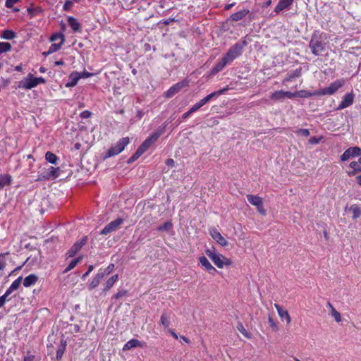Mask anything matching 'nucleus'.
Listing matches in <instances>:
<instances>
[{"instance_id": "nucleus-9", "label": "nucleus", "mask_w": 361, "mask_h": 361, "mask_svg": "<svg viewBox=\"0 0 361 361\" xmlns=\"http://www.w3.org/2000/svg\"><path fill=\"white\" fill-rule=\"evenodd\" d=\"M223 92H224V90H220V91H218V92H212V93L208 94L207 97H204L203 99L200 100L198 102L195 104L190 108L191 109V111L195 112V111H197L200 108H201L202 106H204L208 102L212 100L213 98H214V97L219 96V94H222Z\"/></svg>"}, {"instance_id": "nucleus-3", "label": "nucleus", "mask_w": 361, "mask_h": 361, "mask_svg": "<svg viewBox=\"0 0 361 361\" xmlns=\"http://www.w3.org/2000/svg\"><path fill=\"white\" fill-rule=\"evenodd\" d=\"M129 137H126L121 138L116 142V144L114 146H113L109 149L106 156L108 157H110L118 154L119 153L124 150L125 147L129 144Z\"/></svg>"}, {"instance_id": "nucleus-55", "label": "nucleus", "mask_w": 361, "mask_h": 361, "mask_svg": "<svg viewBox=\"0 0 361 361\" xmlns=\"http://www.w3.org/2000/svg\"><path fill=\"white\" fill-rule=\"evenodd\" d=\"M8 300V298L4 296V295L0 297V307H2L6 302Z\"/></svg>"}, {"instance_id": "nucleus-51", "label": "nucleus", "mask_w": 361, "mask_h": 361, "mask_svg": "<svg viewBox=\"0 0 361 361\" xmlns=\"http://www.w3.org/2000/svg\"><path fill=\"white\" fill-rule=\"evenodd\" d=\"M283 97L292 99L296 97L295 92H291L289 91H283Z\"/></svg>"}, {"instance_id": "nucleus-14", "label": "nucleus", "mask_w": 361, "mask_h": 361, "mask_svg": "<svg viewBox=\"0 0 361 361\" xmlns=\"http://www.w3.org/2000/svg\"><path fill=\"white\" fill-rule=\"evenodd\" d=\"M199 264L207 271L210 274L215 275L217 270L212 266L208 259L205 256H200L198 258Z\"/></svg>"}, {"instance_id": "nucleus-29", "label": "nucleus", "mask_w": 361, "mask_h": 361, "mask_svg": "<svg viewBox=\"0 0 361 361\" xmlns=\"http://www.w3.org/2000/svg\"><path fill=\"white\" fill-rule=\"evenodd\" d=\"M118 279V276L117 274L114 275L111 278H109L104 283V290H109L115 284Z\"/></svg>"}, {"instance_id": "nucleus-36", "label": "nucleus", "mask_w": 361, "mask_h": 361, "mask_svg": "<svg viewBox=\"0 0 361 361\" xmlns=\"http://www.w3.org/2000/svg\"><path fill=\"white\" fill-rule=\"evenodd\" d=\"M350 211L353 212V218L354 219H357L360 214H361V209L357 205H353L350 208Z\"/></svg>"}, {"instance_id": "nucleus-20", "label": "nucleus", "mask_w": 361, "mask_h": 361, "mask_svg": "<svg viewBox=\"0 0 361 361\" xmlns=\"http://www.w3.org/2000/svg\"><path fill=\"white\" fill-rule=\"evenodd\" d=\"M85 243V240L82 239L80 241L75 243L67 253L68 257H73L81 249V247L84 245Z\"/></svg>"}, {"instance_id": "nucleus-63", "label": "nucleus", "mask_w": 361, "mask_h": 361, "mask_svg": "<svg viewBox=\"0 0 361 361\" xmlns=\"http://www.w3.org/2000/svg\"><path fill=\"white\" fill-rule=\"evenodd\" d=\"M357 183L361 185V174L358 176H357Z\"/></svg>"}, {"instance_id": "nucleus-16", "label": "nucleus", "mask_w": 361, "mask_h": 361, "mask_svg": "<svg viewBox=\"0 0 361 361\" xmlns=\"http://www.w3.org/2000/svg\"><path fill=\"white\" fill-rule=\"evenodd\" d=\"M354 97L355 95L353 92L345 94L337 109L341 110L350 106L353 103Z\"/></svg>"}, {"instance_id": "nucleus-30", "label": "nucleus", "mask_w": 361, "mask_h": 361, "mask_svg": "<svg viewBox=\"0 0 361 361\" xmlns=\"http://www.w3.org/2000/svg\"><path fill=\"white\" fill-rule=\"evenodd\" d=\"M295 94H296V97H302V98L319 95L318 91L314 92H308L306 90H300V91L295 92Z\"/></svg>"}, {"instance_id": "nucleus-57", "label": "nucleus", "mask_w": 361, "mask_h": 361, "mask_svg": "<svg viewBox=\"0 0 361 361\" xmlns=\"http://www.w3.org/2000/svg\"><path fill=\"white\" fill-rule=\"evenodd\" d=\"M93 269H94V267L92 265H90L88 267L87 271L83 274L82 279H85L90 274V272L93 270Z\"/></svg>"}, {"instance_id": "nucleus-38", "label": "nucleus", "mask_w": 361, "mask_h": 361, "mask_svg": "<svg viewBox=\"0 0 361 361\" xmlns=\"http://www.w3.org/2000/svg\"><path fill=\"white\" fill-rule=\"evenodd\" d=\"M81 259V257H78V258H76V259H73L68 264V266L66 268V269L64 270V273H66L69 271H71V269H73V268L75 267V266L78 264V262L80 261Z\"/></svg>"}, {"instance_id": "nucleus-32", "label": "nucleus", "mask_w": 361, "mask_h": 361, "mask_svg": "<svg viewBox=\"0 0 361 361\" xmlns=\"http://www.w3.org/2000/svg\"><path fill=\"white\" fill-rule=\"evenodd\" d=\"M68 24L71 26V27L74 31H78V30H80V24H79V23L77 21V20H75L73 17H69L68 18Z\"/></svg>"}, {"instance_id": "nucleus-4", "label": "nucleus", "mask_w": 361, "mask_h": 361, "mask_svg": "<svg viewBox=\"0 0 361 361\" xmlns=\"http://www.w3.org/2000/svg\"><path fill=\"white\" fill-rule=\"evenodd\" d=\"M205 253L218 268L222 269L224 267V257L217 252L215 249H207Z\"/></svg>"}, {"instance_id": "nucleus-41", "label": "nucleus", "mask_w": 361, "mask_h": 361, "mask_svg": "<svg viewBox=\"0 0 361 361\" xmlns=\"http://www.w3.org/2000/svg\"><path fill=\"white\" fill-rule=\"evenodd\" d=\"M301 75L300 70H295L292 73H290L288 77L285 80L286 81H291L293 79L295 78H299Z\"/></svg>"}, {"instance_id": "nucleus-18", "label": "nucleus", "mask_w": 361, "mask_h": 361, "mask_svg": "<svg viewBox=\"0 0 361 361\" xmlns=\"http://www.w3.org/2000/svg\"><path fill=\"white\" fill-rule=\"evenodd\" d=\"M80 80L79 72L74 71L69 75L68 81L66 84V87H73L75 86Z\"/></svg>"}, {"instance_id": "nucleus-40", "label": "nucleus", "mask_w": 361, "mask_h": 361, "mask_svg": "<svg viewBox=\"0 0 361 361\" xmlns=\"http://www.w3.org/2000/svg\"><path fill=\"white\" fill-rule=\"evenodd\" d=\"M21 282H22V277L20 276L18 279H16L11 283V285L9 287L11 288V289H12L14 291V290H17L20 287V286L21 284Z\"/></svg>"}, {"instance_id": "nucleus-28", "label": "nucleus", "mask_w": 361, "mask_h": 361, "mask_svg": "<svg viewBox=\"0 0 361 361\" xmlns=\"http://www.w3.org/2000/svg\"><path fill=\"white\" fill-rule=\"evenodd\" d=\"M327 307L329 308L330 313L336 322H340L341 321V316L340 313L333 307L331 303L329 302L327 303Z\"/></svg>"}, {"instance_id": "nucleus-47", "label": "nucleus", "mask_w": 361, "mask_h": 361, "mask_svg": "<svg viewBox=\"0 0 361 361\" xmlns=\"http://www.w3.org/2000/svg\"><path fill=\"white\" fill-rule=\"evenodd\" d=\"M114 269V264H109L104 270H102V273H104V275L109 274Z\"/></svg>"}, {"instance_id": "nucleus-54", "label": "nucleus", "mask_w": 361, "mask_h": 361, "mask_svg": "<svg viewBox=\"0 0 361 361\" xmlns=\"http://www.w3.org/2000/svg\"><path fill=\"white\" fill-rule=\"evenodd\" d=\"M91 112L89 111H83L81 114H80V117L82 118H90V116H91Z\"/></svg>"}, {"instance_id": "nucleus-50", "label": "nucleus", "mask_w": 361, "mask_h": 361, "mask_svg": "<svg viewBox=\"0 0 361 361\" xmlns=\"http://www.w3.org/2000/svg\"><path fill=\"white\" fill-rule=\"evenodd\" d=\"M92 75H93L92 73H89V72L85 71H82L81 73H79L80 79H81V78H90V77L92 76Z\"/></svg>"}, {"instance_id": "nucleus-64", "label": "nucleus", "mask_w": 361, "mask_h": 361, "mask_svg": "<svg viewBox=\"0 0 361 361\" xmlns=\"http://www.w3.org/2000/svg\"><path fill=\"white\" fill-rule=\"evenodd\" d=\"M24 361H32V357L31 356L25 357Z\"/></svg>"}, {"instance_id": "nucleus-24", "label": "nucleus", "mask_w": 361, "mask_h": 361, "mask_svg": "<svg viewBox=\"0 0 361 361\" xmlns=\"http://www.w3.org/2000/svg\"><path fill=\"white\" fill-rule=\"evenodd\" d=\"M350 166L353 169L352 171H349L348 174L350 176H354L358 172H361V157L358 159L357 161H352L350 164Z\"/></svg>"}, {"instance_id": "nucleus-44", "label": "nucleus", "mask_w": 361, "mask_h": 361, "mask_svg": "<svg viewBox=\"0 0 361 361\" xmlns=\"http://www.w3.org/2000/svg\"><path fill=\"white\" fill-rule=\"evenodd\" d=\"M295 133L299 136L308 137L310 135V131L307 129H298L295 131Z\"/></svg>"}, {"instance_id": "nucleus-13", "label": "nucleus", "mask_w": 361, "mask_h": 361, "mask_svg": "<svg viewBox=\"0 0 361 361\" xmlns=\"http://www.w3.org/2000/svg\"><path fill=\"white\" fill-rule=\"evenodd\" d=\"M160 135V133H154L149 137H147L139 147L140 151L145 152L151 147V145L157 140Z\"/></svg>"}, {"instance_id": "nucleus-43", "label": "nucleus", "mask_w": 361, "mask_h": 361, "mask_svg": "<svg viewBox=\"0 0 361 361\" xmlns=\"http://www.w3.org/2000/svg\"><path fill=\"white\" fill-rule=\"evenodd\" d=\"M27 11L28 14L30 15V17L33 18L37 13H39L40 10L38 8H33L30 7V8H27Z\"/></svg>"}, {"instance_id": "nucleus-11", "label": "nucleus", "mask_w": 361, "mask_h": 361, "mask_svg": "<svg viewBox=\"0 0 361 361\" xmlns=\"http://www.w3.org/2000/svg\"><path fill=\"white\" fill-rule=\"evenodd\" d=\"M189 84V81L188 80H184L181 82H179L172 87H171L165 93L166 97H172L176 93H178L182 88L188 86Z\"/></svg>"}, {"instance_id": "nucleus-26", "label": "nucleus", "mask_w": 361, "mask_h": 361, "mask_svg": "<svg viewBox=\"0 0 361 361\" xmlns=\"http://www.w3.org/2000/svg\"><path fill=\"white\" fill-rule=\"evenodd\" d=\"M12 182V177L8 174L0 175V189L9 185Z\"/></svg>"}, {"instance_id": "nucleus-19", "label": "nucleus", "mask_w": 361, "mask_h": 361, "mask_svg": "<svg viewBox=\"0 0 361 361\" xmlns=\"http://www.w3.org/2000/svg\"><path fill=\"white\" fill-rule=\"evenodd\" d=\"M210 235L214 240L221 245H226V240L222 237L219 231L216 228H212L210 230Z\"/></svg>"}, {"instance_id": "nucleus-37", "label": "nucleus", "mask_w": 361, "mask_h": 361, "mask_svg": "<svg viewBox=\"0 0 361 361\" xmlns=\"http://www.w3.org/2000/svg\"><path fill=\"white\" fill-rule=\"evenodd\" d=\"M15 36V33L9 30H4L1 33V37L6 39H12Z\"/></svg>"}, {"instance_id": "nucleus-22", "label": "nucleus", "mask_w": 361, "mask_h": 361, "mask_svg": "<svg viewBox=\"0 0 361 361\" xmlns=\"http://www.w3.org/2000/svg\"><path fill=\"white\" fill-rule=\"evenodd\" d=\"M104 276V273H102V269H100L95 277L92 280V281L89 284L90 289H93L96 288L99 283L101 282L102 279Z\"/></svg>"}, {"instance_id": "nucleus-60", "label": "nucleus", "mask_w": 361, "mask_h": 361, "mask_svg": "<svg viewBox=\"0 0 361 361\" xmlns=\"http://www.w3.org/2000/svg\"><path fill=\"white\" fill-rule=\"evenodd\" d=\"M13 290L12 289H11V288L9 287V288L6 290V291L5 292V293L4 294V295L8 298V297L11 294V293H13Z\"/></svg>"}, {"instance_id": "nucleus-10", "label": "nucleus", "mask_w": 361, "mask_h": 361, "mask_svg": "<svg viewBox=\"0 0 361 361\" xmlns=\"http://www.w3.org/2000/svg\"><path fill=\"white\" fill-rule=\"evenodd\" d=\"M243 45L244 43L238 42L229 49V51L227 52V63L234 60L241 54Z\"/></svg>"}, {"instance_id": "nucleus-45", "label": "nucleus", "mask_w": 361, "mask_h": 361, "mask_svg": "<svg viewBox=\"0 0 361 361\" xmlns=\"http://www.w3.org/2000/svg\"><path fill=\"white\" fill-rule=\"evenodd\" d=\"M143 153H145L144 152L142 151H140V149L138 148L136 151V152L131 157V158L130 159V161H133L135 160H136L137 159H138Z\"/></svg>"}, {"instance_id": "nucleus-61", "label": "nucleus", "mask_w": 361, "mask_h": 361, "mask_svg": "<svg viewBox=\"0 0 361 361\" xmlns=\"http://www.w3.org/2000/svg\"><path fill=\"white\" fill-rule=\"evenodd\" d=\"M192 113H193V111H191V109H190V110L187 112H185L183 115V119H185L187 118Z\"/></svg>"}, {"instance_id": "nucleus-25", "label": "nucleus", "mask_w": 361, "mask_h": 361, "mask_svg": "<svg viewBox=\"0 0 361 361\" xmlns=\"http://www.w3.org/2000/svg\"><path fill=\"white\" fill-rule=\"evenodd\" d=\"M38 280V277L35 274H30L26 276L23 281V286L26 288H28L31 286H33L36 283Z\"/></svg>"}, {"instance_id": "nucleus-53", "label": "nucleus", "mask_w": 361, "mask_h": 361, "mask_svg": "<svg viewBox=\"0 0 361 361\" xmlns=\"http://www.w3.org/2000/svg\"><path fill=\"white\" fill-rule=\"evenodd\" d=\"M321 137L317 138L316 137H312L309 140V143L311 145H317L319 142Z\"/></svg>"}, {"instance_id": "nucleus-52", "label": "nucleus", "mask_w": 361, "mask_h": 361, "mask_svg": "<svg viewBox=\"0 0 361 361\" xmlns=\"http://www.w3.org/2000/svg\"><path fill=\"white\" fill-rule=\"evenodd\" d=\"M19 0H6L5 5L7 8H11Z\"/></svg>"}, {"instance_id": "nucleus-12", "label": "nucleus", "mask_w": 361, "mask_h": 361, "mask_svg": "<svg viewBox=\"0 0 361 361\" xmlns=\"http://www.w3.org/2000/svg\"><path fill=\"white\" fill-rule=\"evenodd\" d=\"M361 154V149L358 147H353L347 149L341 157L343 161H348L351 157H358Z\"/></svg>"}, {"instance_id": "nucleus-1", "label": "nucleus", "mask_w": 361, "mask_h": 361, "mask_svg": "<svg viewBox=\"0 0 361 361\" xmlns=\"http://www.w3.org/2000/svg\"><path fill=\"white\" fill-rule=\"evenodd\" d=\"M46 80L42 77H35L29 73L18 83V87L23 90H31L40 84H44Z\"/></svg>"}, {"instance_id": "nucleus-59", "label": "nucleus", "mask_w": 361, "mask_h": 361, "mask_svg": "<svg viewBox=\"0 0 361 361\" xmlns=\"http://www.w3.org/2000/svg\"><path fill=\"white\" fill-rule=\"evenodd\" d=\"M269 324L273 328L277 327L276 323L274 322V320L271 317L269 318Z\"/></svg>"}, {"instance_id": "nucleus-27", "label": "nucleus", "mask_w": 361, "mask_h": 361, "mask_svg": "<svg viewBox=\"0 0 361 361\" xmlns=\"http://www.w3.org/2000/svg\"><path fill=\"white\" fill-rule=\"evenodd\" d=\"M249 13V10L243 9L236 13H233L231 16V19L233 21H238L245 17Z\"/></svg>"}, {"instance_id": "nucleus-23", "label": "nucleus", "mask_w": 361, "mask_h": 361, "mask_svg": "<svg viewBox=\"0 0 361 361\" xmlns=\"http://www.w3.org/2000/svg\"><path fill=\"white\" fill-rule=\"evenodd\" d=\"M137 347H142L141 342L137 339H131L123 345V350L127 351Z\"/></svg>"}, {"instance_id": "nucleus-49", "label": "nucleus", "mask_w": 361, "mask_h": 361, "mask_svg": "<svg viewBox=\"0 0 361 361\" xmlns=\"http://www.w3.org/2000/svg\"><path fill=\"white\" fill-rule=\"evenodd\" d=\"M73 5V2L71 0H67L63 5V9L68 11L72 8Z\"/></svg>"}, {"instance_id": "nucleus-42", "label": "nucleus", "mask_w": 361, "mask_h": 361, "mask_svg": "<svg viewBox=\"0 0 361 361\" xmlns=\"http://www.w3.org/2000/svg\"><path fill=\"white\" fill-rule=\"evenodd\" d=\"M172 228V224L169 221L164 223L163 225L160 226L158 229L160 231H169Z\"/></svg>"}, {"instance_id": "nucleus-17", "label": "nucleus", "mask_w": 361, "mask_h": 361, "mask_svg": "<svg viewBox=\"0 0 361 361\" xmlns=\"http://www.w3.org/2000/svg\"><path fill=\"white\" fill-rule=\"evenodd\" d=\"M293 1L294 0H279L274 11L276 13H279L283 10L288 9L289 7L292 5Z\"/></svg>"}, {"instance_id": "nucleus-33", "label": "nucleus", "mask_w": 361, "mask_h": 361, "mask_svg": "<svg viewBox=\"0 0 361 361\" xmlns=\"http://www.w3.org/2000/svg\"><path fill=\"white\" fill-rule=\"evenodd\" d=\"M270 98H271V99L274 100V101H279V100L283 99H284L283 91L279 90V91H276L274 92H272L270 95Z\"/></svg>"}, {"instance_id": "nucleus-31", "label": "nucleus", "mask_w": 361, "mask_h": 361, "mask_svg": "<svg viewBox=\"0 0 361 361\" xmlns=\"http://www.w3.org/2000/svg\"><path fill=\"white\" fill-rule=\"evenodd\" d=\"M161 324L164 326L166 330L169 329V326L171 325L170 317L166 314H163L160 318Z\"/></svg>"}, {"instance_id": "nucleus-58", "label": "nucleus", "mask_w": 361, "mask_h": 361, "mask_svg": "<svg viewBox=\"0 0 361 361\" xmlns=\"http://www.w3.org/2000/svg\"><path fill=\"white\" fill-rule=\"evenodd\" d=\"M126 292L125 290L119 291L115 295V298L118 299L121 297H123L126 295Z\"/></svg>"}, {"instance_id": "nucleus-21", "label": "nucleus", "mask_w": 361, "mask_h": 361, "mask_svg": "<svg viewBox=\"0 0 361 361\" xmlns=\"http://www.w3.org/2000/svg\"><path fill=\"white\" fill-rule=\"evenodd\" d=\"M274 307H276L279 317L281 319H285L286 320L287 323L290 324L291 319H290V317L288 311L283 310L282 307L278 304H275Z\"/></svg>"}, {"instance_id": "nucleus-48", "label": "nucleus", "mask_w": 361, "mask_h": 361, "mask_svg": "<svg viewBox=\"0 0 361 361\" xmlns=\"http://www.w3.org/2000/svg\"><path fill=\"white\" fill-rule=\"evenodd\" d=\"M6 254H1L0 255V271L2 270L6 266L5 256Z\"/></svg>"}, {"instance_id": "nucleus-39", "label": "nucleus", "mask_w": 361, "mask_h": 361, "mask_svg": "<svg viewBox=\"0 0 361 361\" xmlns=\"http://www.w3.org/2000/svg\"><path fill=\"white\" fill-rule=\"evenodd\" d=\"M11 49V45L8 42H0V54L9 51Z\"/></svg>"}, {"instance_id": "nucleus-56", "label": "nucleus", "mask_w": 361, "mask_h": 361, "mask_svg": "<svg viewBox=\"0 0 361 361\" xmlns=\"http://www.w3.org/2000/svg\"><path fill=\"white\" fill-rule=\"evenodd\" d=\"M166 331L167 333L170 334L175 339L178 338V334L173 330H172L171 329H168L167 330H166Z\"/></svg>"}, {"instance_id": "nucleus-2", "label": "nucleus", "mask_w": 361, "mask_h": 361, "mask_svg": "<svg viewBox=\"0 0 361 361\" xmlns=\"http://www.w3.org/2000/svg\"><path fill=\"white\" fill-rule=\"evenodd\" d=\"M309 47L311 49L312 53L315 56L319 55L324 51V44L317 32H314L312 35Z\"/></svg>"}, {"instance_id": "nucleus-6", "label": "nucleus", "mask_w": 361, "mask_h": 361, "mask_svg": "<svg viewBox=\"0 0 361 361\" xmlns=\"http://www.w3.org/2000/svg\"><path fill=\"white\" fill-rule=\"evenodd\" d=\"M344 84L343 80H337L334 82L331 83L330 85L326 88H324L318 91L319 95H332L334 94L340 87Z\"/></svg>"}, {"instance_id": "nucleus-34", "label": "nucleus", "mask_w": 361, "mask_h": 361, "mask_svg": "<svg viewBox=\"0 0 361 361\" xmlns=\"http://www.w3.org/2000/svg\"><path fill=\"white\" fill-rule=\"evenodd\" d=\"M45 159L51 164H56L57 163L58 157L52 152H48L45 154Z\"/></svg>"}, {"instance_id": "nucleus-15", "label": "nucleus", "mask_w": 361, "mask_h": 361, "mask_svg": "<svg viewBox=\"0 0 361 361\" xmlns=\"http://www.w3.org/2000/svg\"><path fill=\"white\" fill-rule=\"evenodd\" d=\"M122 223H123V220L121 219H117L110 222L108 225H106L101 231L100 233L102 235H106L114 231H116Z\"/></svg>"}, {"instance_id": "nucleus-46", "label": "nucleus", "mask_w": 361, "mask_h": 361, "mask_svg": "<svg viewBox=\"0 0 361 361\" xmlns=\"http://www.w3.org/2000/svg\"><path fill=\"white\" fill-rule=\"evenodd\" d=\"M226 64V59H222L221 60V62L216 67L213 69L212 71V73H216L218 71H219L220 70H221L223 68V67L224 66V65Z\"/></svg>"}, {"instance_id": "nucleus-62", "label": "nucleus", "mask_w": 361, "mask_h": 361, "mask_svg": "<svg viewBox=\"0 0 361 361\" xmlns=\"http://www.w3.org/2000/svg\"><path fill=\"white\" fill-rule=\"evenodd\" d=\"M166 164L168 165V166H173L174 164V161L172 159H169L166 160Z\"/></svg>"}, {"instance_id": "nucleus-8", "label": "nucleus", "mask_w": 361, "mask_h": 361, "mask_svg": "<svg viewBox=\"0 0 361 361\" xmlns=\"http://www.w3.org/2000/svg\"><path fill=\"white\" fill-rule=\"evenodd\" d=\"M60 169L59 168H55L53 166L49 167L45 169L39 177V180H50L55 179L59 176Z\"/></svg>"}, {"instance_id": "nucleus-5", "label": "nucleus", "mask_w": 361, "mask_h": 361, "mask_svg": "<svg viewBox=\"0 0 361 361\" xmlns=\"http://www.w3.org/2000/svg\"><path fill=\"white\" fill-rule=\"evenodd\" d=\"M50 40L53 43L49 47L47 53L46 54L47 55L51 54L59 50L61 48V46L63 45L65 39L64 36L62 34L56 33L51 37Z\"/></svg>"}, {"instance_id": "nucleus-35", "label": "nucleus", "mask_w": 361, "mask_h": 361, "mask_svg": "<svg viewBox=\"0 0 361 361\" xmlns=\"http://www.w3.org/2000/svg\"><path fill=\"white\" fill-rule=\"evenodd\" d=\"M237 329L245 338H251V334L245 329L242 323L238 324Z\"/></svg>"}, {"instance_id": "nucleus-7", "label": "nucleus", "mask_w": 361, "mask_h": 361, "mask_svg": "<svg viewBox=\"0 0 361 361\" xmlns=\"http://www.w3.org/2000/svg\"><path fill=\"white\" fill-rule=\"evenodd\" d=\"M247 200L250 204L257 207L259 214L266 215V210L263 207V201L262 197L257 195H247Z\"/></svg>"}]
</instances>
